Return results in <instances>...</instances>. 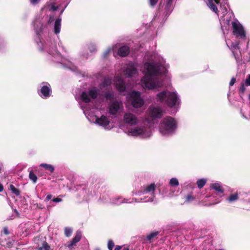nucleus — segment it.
<instances>
[{
  "label": "nucleus",
  "mask_w": 250,
  "mask_h": 250,
  "mask_svg": "<svg viewBox=\"0 0 250 250\" xmlns=\"http://www.w3.org/2000/svg\"><path fill=\"white\" fill-rule=\"evenodd\" d=\"M150 115L153 118H160L162 116V112L159 107H152L150 109Z\"/></svg>",
  "instance_id": "2eb2a0df"
},
{
  "label": "nucleus",
  "mask_w": 250,
  "mask_h": 250,
  "mask_svg": "<svg viewBox=\"0 0 250 250\" xmlns=\"http://www.w3.org/2000/svg\"><path fill=\"white\" fill-rule=\"evenodd\" d=\"M236 82V79L234 77H232L229 82V85L230 86H232L234 85Z\"/></svg>",
  "instance_id": "58836bf2"
},
{
  "label": "nucleus",
  "mask_w": 250,
  "mask_h": 250,
  "mask_svg": "<svg viewBox=\"0 0 250 250\" xmlns=\"http://www.w3.org/2000/svg\"><path fill=\"white\" fill-rule=\"evenodd\" d=\"M238 199V195L237 193L230 194L228 198V201L229 202H232L237 200Z\"/></svg>",
  "instance_id": "c85d7f7f"
},
{
  "label": "nucleus",
  "mask_w": 250,
  "mask_h": 250,
  "mask_svg": "<svg viewBox=\"0 0 250 250\" xmlns=\"http://www.w3.org/2000/svg\"><path fill=\"white\" fill-rule=\"evenodd\" d=\"M137 72L136 69L133 66L128 67L126 69L125 75L128 77H132Z\"/></svg>",
  "instance_id": "6ab92c4d"
},
{
  "label": "nucleus",
  "mask_w": 250,
  "mask_h": 250,
  "mask_svg": "<svg viewBox=\"0 0 250 250\" xmlns=\"http://www.w3.org/2000/svg\"><path fill=\"white\" fill-rule=\"evenodd\" d=\"M231 47L232 48V53L233 54L234 57L236 59V57L235 54L234 53V50H237V49H239L238 42H236L235 43H232V45H231Z\"/></svg>",
  "instance_id": "7c9ffc66"
},
{
  "label": "nucleus",
  "mask_w": 250,
  "mask_h": 250,
  "mask_svg": "<svg viewBox=\"0 0 250 250\" xmlns=\"http://www.w3.org/2000/svg\"><path fill=\"white\" fill-rule=\"evenodd\" d=\"M124 120L125 123L130 125H134L137 124V118L133 114L128 113H125L124 116Z\"/></svg>",
  "instance_id": "1a4fd4ad"
},
{
  "label": "nucleus",
  "mask_w": 250,
  "mask_h": 250,
  "mask_svg": "<svg viewBox=\"0 0 250 250\" xmlns=\"http://www.w3.org/2000/svg\"><path fill=\"white\" fill-rule=\"evenodd\" d=\"M158 0H149V4L151 7H154L157 3Z\"/></svg>",
  "instance_id": "4c0bfd02"
},
{
  "label": "nucleus",
  "mask_w": 250,
  "mask_h": 250,
  "mask_svg": "<svg viewBox=\"0 0 250 250\" xmlns=\"http://www.w3.org/2000/svg\"><path fill=\"white\" fill-rule=\"evenodd\" d=\"M159 233V231L152 232L146 236V240H147L149 243H151L152 242V240L153 239L157 238V236Z\"/></svg>",
  "instance_id": "412c9836"
},
{
  "label": "nucleus",
  "mask_w": 250,
  "mask_h": 250,
  "mask_svg": "<svg viewBox=\"0 0 250 250\" xmlns=\"http://www.w3.org/2000/svg\"><path fill=\"white\" fill-rule=\"evenodd\" d=\"M37 208H40V209H43L44 208V206L43 204L41 203H37L36 204Z\"/></svg>",
  "instance_id": "a19ab883"
},
{
  "label": "nucleus",
  "mask_w": 250,
  "mask_h": 250,
  "mask_svg": "<svg viewBox=\"0 0 250 250\" xmlns=\"http://www.w3.org/2000/svg\"><path fill=\"white\" fill-rule=\"evenodd\" d=\"M52 197V195L51 194H48L47 196H46V197L45 199V201H49V200H50Z\"/></svg>",
  "instance_id": "79ce46f5"
},
{
  "label": "nucleus",
  "mask_w": 250,
  "mask_h": 250,
  "mask_svg": "<svg viewBox=\"0 0 250 250\" xmlns=\"http://www.w3.org/2000/svg\"><path fill=\"white\" fill-rule=\"evenodd\" d=\"M96 122L100 125L104 127L107 126L109 124V121L107 118L104 115H102L100 118H97Z\"/></svg>",
  "instance_id": "ddd939ff"
},
{
  "label": "nucleus",
  "mask_w": 250,
  "mask_h": 250,
  "mask_svg": "<svg viewBox=\"0 0 250 250\" xmlns=\"http://www.w3.org/2000/svg\"><path fill=\"white\" fill-rule=\"evenodd\" d=\"M129 52V47L127 45H124L118 49V54L121 57H125L128 55Z\"/></svg>",
  "instance_id": "f8f14e48"
},
{
  "label": "nucleus",
  "mask_w": 250,
  "mask_h": 250,
  "mask_svg": "<svg viewBox=\"0 0 250 250\" xmlns=\"http://www.w3.org/2000/svg\"><path fill=\"white\" fill-rule=\"evenodd\" d=\"M103 83L104 86H108L110 84L111 81L109 79H104Z\"/></svg>",
  "instance_id": "e433bc0d"
},
{
  "label": "nucleus",
  "mask_w": 250,
  "mask_h": 250,
  "mask_svg": "<svg viewBox=\"0 0 250 250\" xmlns=\"http://www.w3.org/2000/svg\"><path fill=\"white\" fill-rule=\"evenodd\" d=\"M40 240V238L39 237H36L34 238V241L38 243L37 241H39Z\"/></svg>",
  "instance_id": "de8ad7c7"
},
{
  "label": "nucleus",
  "mask_w": 250,
  "mask_h": 250,
  "mask_svg": "<svg viewBox=\"0 0 250 250\" xmlns=\"http://www.w3.org/2000/svg\"><path fill=\"white\" fill-rule=\"evenodd\" d=\"M29 178L34 183H36L37 181V176L32 170L30 171L29 172Z\"/></svg>",
  "instance_id": "393cba45"
},
{
  "label": "nucleus",
  "mask_w": 250,
  "mask_h": 250,
  "mask_svg": "<svg viewBox=\"0 0 250 250\" xmlns=\"http://www.w3.org/2000/svg\"><path fill=\"white\" fill-rule=\"evenodd\" d=\"M173 0H165L166 16H168L172 11L173 9Z\"/></svg>",
  "instance_id": "9b49d317"
},
{
  "label": "nucleus",
  "mask_w": 250,
  "mask_h": 250,
  "mask_svg": "<svg viewBox=\"0 0 250 250\" xmlns=\"http://www.w3.org/2000/svg\"><path fill=\"white\" fill-rule=\"evenodd\" d=\"M42 85L40 91H38L39 95L43 99L49 98L52 93V89L50 85L47 83H42Z\"/></svg>",
  "instance_id": "6e6552de"
},
{
  "label": "nucleus",
  "mask_w": 250,
  "mask_h": 250,
  "mask_svg": "<svg viewBox=\"0 0 250 250\" xmlns=\"http://www.w3.org/2000/svg\"><path fill=\"white\" fill-rule=\"evenodd\" d=\"M169 184L171 186H177L179 185V182L176 178H172L170 180Z\"/></svg>",
  "instance_id": "2f4dec72"
},
{
  "label": "nucleus",
  "mask_w": 250,
  "mask_h": 250,
  "mask_svg": "<svg viewBox=\"0 0 250 250\" xmlns=\"http://www.w3.org/2000/svg\"><path fill=\"white\" fill-rule=\"evenodd\" d=\"M214 1L216 4H219L220 3V0H208V5L214 12L218 14L219 13V10H218L217 6L214 3Z\"/></svg>",
  "instance_id": "dca6fc26"
},
{
  "label": "nucleus",
  "mask_w": 250,
  "mask_h": 250,
  "mask_svg": "<svg viewBox=\"0 0 250 250\" xmlns=\"http://www.w3.org/2000/svg\"><path fill=\"white\" fill-rule=\"evenodd\" d=\"M82 234L80 231H77L76 233L75 237L72 239V240L68 243L66 247L70 249L73 248L74 246L76 245V244L78 243L82 238Z\"/></svg>",
  "instance_id": "9d476101"
},
{
  "label": "nucleus",
  "mask_w": 250,
  "mask_h": 250,
  "mask_svg": "<svg viewBox=\"0 0 250 250\" xmlns=\"http://www.w3.org/2000/svg\"><path fill=\"white\" fill-rule=\"evenodd\" d=\"M114 246V243L112 240H108L107 243V248L109 250H112Z\"/></svg>",
  "instance_id": "473e14b6"
},
{
  "label": "nucleus",
  "mask_w": 250,
  "mask_h": 250,
  "mask_svg": "<svg viewBox=\"0 0 250 250\" xmlns=\"http://www.w3.org/2000/svg\"><path fill=\"white\" fill-rule=\"evenodd\" d=\"M246 86H250V74L248 75V78L245 80L243 83Z\"/></svg>",
  "instance_id": "c9c22d12"
},
{
  "label": "nucleus",
  "mask_w": 250,
  "mask_h": 250,
  "mask_svg": "<svg viewBox=\"0 0 250 250\" xmlns=\"http://www.w3.org/2000/svg\"><path fill=\"white\" fill-rule=\"evenodd\" d=\"M3 190V185L0 183V192L2 191Z\"/></svg>",
  "instance_id": "49530a36"
},
{
  "label": "nucleus",
  "mask_w": 250,
  "mask_h": 250,
  "mask_svg": "<svg viewBox=\"0 0 250 250\" xmlns=\"http://www.w3.org/2000/svg\"><path fill=\"white\" fill-rule=\"evenodd\" d=\"M129 132L132 136H138L144 133V130L142 127H136L130 129Z\"/></svg>",
  "instance_id": "f3484780"
},
{
  "label": "nucleus",
  "mask_w": 250,
  "mask_h": 250,
  "mask_svg": "<svg viewBox=\"0 0 250 250\" xmlns=\"http://www.w3.org/2000/svg\"><path fill=\"white\" fill-rule=\"evenodd\" d=\"M195 199V197L191 194H188L186 197V202H190L192 201Z\"/></svg>",
  "instance_id": "72a5a7b5"
},
{
  "label": "nucleus",
  "mask_w": 250,
  "mask_h": 250,
  "mask_svg": "<svg viewBox=\"0 0 250 250\" xmlns=\"http://www.w3.org/2000/svg\"><path fill=\"white\" fill-rule=\"evenodd\" d=\"M64 235L67 237H69L72 234L73 230L69 228V227H65L64 229Z\"/></svg>",
  "instance_id": "cd10ccee"
},
{
  "label": "nucleus",
  "mask_w": 250,
  "mask_h": 250,
  "mask_svg": "<svg viewBox=\"0 0 250 250\" xmlns=\"http://www.w3.org/2000/svg\"><path fill=\"white\" fill-rule=\"evenodd\" d=\"M206 182L207 181L205 179H199L197 181V183H196L198 188L200 189L202 188L206 184Z\"/></svg>",
  "instance_id": "a878e982"
},
{
  "label": "nucleus",
  "mask_w": 250,
  "mask_h": 250,
  "mask_svg": "<svg viewBox=\"0 0 250 250\" xmlns=\"http://www.w3.org/2000/svg\"><path fill=\"white\" fill-rule=\"evenodd\" d=\"M98 97V91L96 89H91L88 91V94L86 91H83L81 95L82 100L86 103L90 102V98L95 99Z\"/></svg>",
  "instance_id": "39448f33"
},
{
  "label": "nucleus",
  "mask_w": 250,
  "mask_h": 250,
  "mask_svg": "<svg viewBox=\"0 0 250 250\" xmlns=\"http://www.w3.org/2000/svg\"><path fill=\"white\" fill-rule=\"evenodd\" d=\"M123 250H129V249L128 247L124 248Z\"/></svg>",
  "instance_id": "09e8293b"
},
{
  "label": "nucleus",
  "mask_w": 250,
  "mask_h": 250,
  "mask_svg": "<svg viewBox=\"0 0 250 250\" xmlns=\"http://www.w3.org/2000/svg\"><path fill=\"white\" fill-rule=\"evenodd\" d=\"M158 101L163 102L166 100V103L170 107H173L177 102V95L175 92L164 91L157 94Z\"/></svg>",
  "instance_id": "f03ea898"
},
{
  "label": "nucleus",
  "mask_w": 250,
  "mask_h": 250,
  "mask_svg": "<svg viewBox=\"0 0 250 250\" xmlns=\"http://www.w3.org/2000/svg\"><path fill=\"white\" fill-rule=\"evenodd\" d=\"M50 247L45 240L43 241L42 246L39 248L38 250H50Z\"/></svg>",
  "instance_id": "bb28decb"
},
{
  "label": "nucleus",
  "mask_w": 250,
  "mask_h": 250,
  "mask_svg": "<svg viewBox=\"0 0 250 250\" xmlns=\"http://www.w3.org/2000/svg\"><path fill=\"white\" fill-rule=\"evenodd\" d=\"M232 27L233 29V33L237 37L243 39L246 37V33L243 26L236 22L233 21L232 22Z\"/></svg>",
  "instance_id": "423d86ee"
},
{
  "label": "nucleus",
  "mask_w": 250,
  "mask_h": 250,
  "mask_svg": "<svg viewBox=\"0 0 250 250\" xmlns=\"http://www.w3.org/2000/svg\"><path fill=\"white\" fill-rule=\"evenodd\" d=\"M176 127V122L174 119L167 116L163 119L161 122L160 131L162 134H166L174 131Z\"/></svg>",
  "instance_id": "7ed1b4c3"
},
{
  "label": "nucleus",
  "mask_w": 250,
  "mask_h": 250,
  "mask_svg": "<svg viewBox=\"0 0 250 250\" xmlns=\"http://www.w3.org/2000/svg\"><path fill=\"white\" fill-rule=\"evenodd\" d=\"M62 201V199L61 198L57 197L54 198L52 199V201L56 203L61 202Z\"/></svg>",
  "instance_id": "ea45409f"
},
{
  "label": "nucleus",
  "mask_w": 250,
  "mask_h": 250,
  "mask_svg": "<svg viewBox=\"0 0 250 250\" xmlns=\"http://www.w3.org/2000/svg\"><path fill=\"white\" fill-rule=\"evenodd\" d=\"M123 108V104L121 102L114 100L109 104L108 112L111 115H115Z\"/></svg>",
  "instance_id": "0eeeda50"
},
{
  "label": "nucleus",
  "mask_w": 250,
  "mask_h": 250,
  "mask_svg": "<svg viewBox=\"0 0 250 250\" xmlns=\"http://www.w3.org/2000/svg\"><path fill=\"white\" fill-rule=\"evenodd\" d=\"M9 189L11 190L13 193L17 196H19L21 194V191L18 189L16 188L15 186L12 184L10 185Z\"/></svg>",
  "instance_id": "b1692460"
},
{
  "label": "nucleus",
  "mask_w": 250,
  "mask_h": 250,
  "mask_svg": "<svg viewBox=\"0 0 250 250\" xmlns=\"http://www.w3.org/2000/svg\"><path fill=\"white\" fill-rule=\"evenodd\" d=\"M40 0H30V2L33 4H36L38 3L40 1Z\"/></svg>",
  "instance_id": "c03bdc74"
},
{
  "label": "nucleus",
  "mask_w": 250,
  "mask_h": 250,
  "mask_svg": "<svg viewBox=\"0 0 250 250\" xmlns=\"http://www.w3.org/2000/svg\"><path fill=\"white\" fill-rule=\"evenodd\" d=\"M96 51V48H95L94 47H93V51Z\"/></svg>",
  "instance_id": "8fccbe9b"
},
{
  "label": "nucleus",
  "mask_w": 250,
  "mask_h": 250,
  "mask_svg": "<svg viewBox=\"0 0 250 250\" xmlns=\"http://www.w3.org/2000/svg\"><path fill=\"white\" fill-rule=\"evenodd\" d=\"M210 187L220 193H223L224 192L223 188L218 183L211 184Z\"/></svg>",
  "instance_id": "a211bd4d"
},
{
  "label": "nucleus",
  "mask_w": 250,
  "mask_h": 250,
  "mask_svg": "<svg viewBox=\"0 0 250 250\" xmlns=\"http://www.w3.org/2000/svg\"><path fill=\"white\" fill-rule=\"evenodd\" d=\"M104 97L107 100H111L112 99H113V95L111 93L106 92L104 94Z\"/></svg>",
  "instance_id": "f704fd0d"
},
{
  "label": "nucleus",
  "mask_w": 250,
  "mask_h": 250,
  "mask_svg": "<svg viewBox=\"0 0 250 250\" xmlns=\"http://www.w3.org/2000/svg\"><path fill=\"white\" fill-rule=\"evenodd\" d=\"M115 86L116 89L120 92H124L125 90V83L121 78L117 79L115 83Z\"/></svg>",
  "instance_id": "4468645a"
},
{
  "label": "nucleus",
  "mask_w": 250,
  "mask_h": 250,
  "mask_svg": "<svg viewBox=\"0 0 250 250\" xmlns=\"http://www.w3.org/2000/svg\"><path fill=\"white\" fill-rule=\"evenodd\" d=\"M122 248V246L117 245V246H116L114 250H121Z\"/></svg>",
  "instance_id": "a18cd8bd"
},
{
  "label": "nucleus",
  "mask_w": 250,
  "mask_h": 250,
  "mask_svg": "<svg viewBox=\"0 0 250 250\" xmlns=\"http://www.w3.org/2000/svg\"><path fill=\"white\" fill-rule=\"evenodd\" d=\"M156 189V186L154 184H151L146 187L144 190L143 193H146L150 192H154Z\"/></svg>",
  "instance_id": "4be33fe9"
},
{
  "label": "nucleus",
  "mask_w": 250,
  "mask_h": 250,
  "mask_svg": "<svg viewBox=\"0 0 250 250\" xmlns=\"http://www.w3.org/2000/svg\"><path fill=\"white\" fill-rule=\"evenodd\" d=\"M130 100L132 106L135 108L141 107L144 104V101L141 98V94L138 91H132L130 94Z\"/></svg>",
  "instance_id": "20e7f679"
},
{
  "label": "nucleus",
  "mask_w": 250,
  "mask_h": 250,
  "mask_svg": "<svg viewBox=\"0 0 250 250\" xmlns=\"http://www.w3.org/2000/svg\"><path fill=\"white\" fill-rule=\"evenodd\" d=\"M145 67L147 72L141 80L143 87L148 89L156 88L159 86V83L156 77L161 74V66L153 63H148L145 64Z\"/></svg>",
  "instance_id": "f257e3e1"
},
{
  "label": "nucleus",
  "mask_w": 250,
  "mask_h": 250,
  "mask_svg": "<svg viewBox=\"0 0 250 250\" xmlns=\"http://www.w3.org/2000/svg\"><path fill=\"white\" fill-rule=\"evenodd\" d=\"M40 166L44 168L46 170H49L51 173H53L54 171V167L51 165L47 164H42Z\"/></svg>",
  "instance_id": "5701e85b"
},
{
  "label": "nucleus",
  "mask_w": 250,
  "mask_h": 250,
  "mask_svg": "<svg viewBox=\"0 0 250 250\" xmlns=\"http://www.w3.org/2000/svg\"><path fill=\"white\" fill-rule=\"evenodd\" d=\"M61 26V19H57L55 21L54 25V32L56 34L60 33Z\"/></svg>",
  "instance_id": "aec40b11"
},
{
  "label": "nucleus",
  "mask_w": 250,
  "mask_h": 250,
  "mask_svg": "<svg viewBox=\"0 0 250 250\" xmlns=\"http://www.w3.org/2000/svg\"><path fill=\"white\" fill-rule=\"evenodd\" d=\"M3 233L5 235L9 234V231H8V229L7 228H6V227L4 228V229H3Z\"/></svg>",
  "instance_id": "37998d69"
},
{
  "label": "nucleus",
  "mask_w": 250,
  "mask_h": 250,
  "mask_svg": "<svg viewBox=\"0 0 250 250\" xmlns=\"http://www.w3.org/2000/svg\"><path fill=\"white\" fill-rule=\"evenodd\" d=\"M245 86L246 85L243 83H241V85L238 91L240 95H243L245 93L246 89Z\"/></svg>",
  "instance_id": "c756f323"
}]
</instances>
